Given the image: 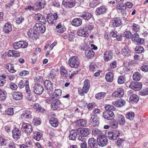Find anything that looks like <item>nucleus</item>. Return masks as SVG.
<instances>
[{
	"mask_svg": "<svg viewBox=\"0 0 148 148\" xmlns=\"http://www.w3.org/2000/svg\"><path fill=\"white\" fill-rule=\"evenodd\" d=\"M84 83L82 90H79L78 91L79 94L81 96H84V93L86 94L88 93L90 87L89 81L88 79H85Z\"/></svg>",
	"mask_w": 148,
	"mask_h": 148,
	"instance_id": "nucleus-1",
	"label": "nucleus"
},
{
	"mask_svg": "<svg viewBox=\"0 0 148 148\" xmlns=\"http://www.w3.org/2000/svg\"><path fill=\"white\" fill-rule=\"evenodd\" d=\"M68 63L71 68H77L79 66L78 60L76 56L71 57L69 60Z\"/></svg>",
	"mask_w": 148,
	"mask_h": 148,
	"instance_id": "nucleus-2",
	"label": "nucleus"
},
{
	"mask_svg": "<svg viewBox=\"0 0 148 148\" xmlns=\"http://www.w3.org/2000/svg\"><path fill=\"white\" fill-rule=\"evenodd\" d=\"M120 134V132L119 130H115L109 132L108 136L109 139L115 140L117 138Z\"/></svg>",
	"mask_w": 148,
	"mask_h": 148,
	"instance_id": "nucleus-3",
	"label": "nucleus"
},
{
	"mask_svg": "<svg viewBox=\"0 0 148 148\" xmlns=\"http://www.w3.org/2000/svg\"><path fill=\"white\" fill-rule=\"evenodd\" d=\"M97 141L99 145L103 147L107 144L108 139L104 136V134H103L97 138Z\"/></svg>",
	"mask_w": 148,
	"mask_h": 148,
	"instance_id": "nucleus-4",
	"label": "nucleus"
},
{
	"mask_svg": "<svg viewBox=\"0 0 148 148\" xmlns=\"http://www.w3.org/2000/svg\"><path fill=\"white\" fill-rule=\"evenodd\" d=\"M43 86L38 84H35L33 87V91L36 94L40 95L44 91Z\"/></svg>",
	"mask_w": 148,
	"mask_h": 148,
	"instance_id": "nucleus-5",
	"label": "nucleus"
},
{
	"mask_svg": "<svg viewBox=\"0 0 148 148\" xmlns=\"http://www.w3.org/2000/svg\"><path fill=\"white\" fill-rule=\"evenodd\" d=\"M28 46V43L26 42L23 41L15 42L13 44V47L14 49H17L20 48H25Z\"/></svg>",
	"mask_w": 148,
	"mask_h": 148,
	"instance_id": "nucleus-6",
	"label": "nucleus"
},
{
	"mask_svg": "<svg viewBox=\"0 0 148 148\" xmlns=\"http://www.w3.org/2000/svg\"><path fill=\"white\" fill-rule=\"evenodd\" d=\"M77 134L84 137L87 136L90 133V130L87 128H79L76 129Z\"/></svg>",
	"mask_w": 148,
	"mask_h": 148,
	"instance_id": "nucleus-7",
	"label": "nucleus"
},
{
	"mask_svg": "<svg viewBox=\"0 0 148 148\" xmlns=\"http://www.w3.org/2000/svg\"><path fill=\"white\" fill-rule=\"evenodd\" d=\"M34 28L39 33H43L46 30L45 26L40 23H36L34 27Z\"/></svg>",
	"mask_w": 148,
	"mask_h": 148,
	"instance_id": "nucleus-8",
	"label": "nucleus"
},
{
	"mask_svg": "<svg viewBox=\"0 0 148 148\" xmlns=\"http://www.w3.org/2000/svg\"><path fill=\"white\" fill-rule=\"evenodd\" d=\"M21 129L23 131L25 132L28 135H29L32 131V127L29 123H24L23 124Z\"/></svg>",
	"mask_w": 148,
	"mask_h": 148,
	"instance_id": "nucleus-9",
	"label": "nucleus"
},
{
	"mask_svg": "<svg viewBox=\"0 0 148 148\" xmlns=\"http://www.w3.org/2000/svg\"><path fill=\"white\" fill-rule=\"evenodd\" d=\"M13 138L15 140L19 139L21 136V130L18 128L15 127L12 131Z\"/></svg>",
	"mask_w": 148,
	"mask_h": 148,
	"instance_id": "nucleus-10",
	"label": "nucleus"
},
{
	"mask_svg": "<svg viewBox=\"0 0 148 148\" xmlns=\"http://www.w3.org/2000/svg\"><path fill=\"white\" fill-rule=\"evenodd\" d=\"M129 87L136 91L140 90L142 88V84L141 83L137 82H132L130 83Z\"/></svg>",
	"mask_w": 148,
	"mask_h": 148,
	"instance_id": "nucleus-11",
	"label": "nucleus"
},
{
	"mask_svg": "<svg viewBox=\"0 0 148 148\" xmlns=\"http://www.w3.org/2000/svg\"><path fill=\"white\" fill-rule=\"evenodd\" d=\"M131 38L132 40L136 42L138 44H141L144 42V39L140 38L138 34L136 33H135L133 35L132 34Z\"/></svg>",
	"mask_w": 148,
	"mask_h": 148,
	"instance_id": "nucleus-12",
	"label": "nucleus"
},
{
	"mask_svg": "<svg viewBox=\"0 0 148 148\" xmlns=\"http://www.w3.org/2000/svg\"><path fill=\"white\" fill-rule=\"evenodd\" d=\"M27 34L29 37L33 40H36L38 38V33L34 29H30Z\"/></svg>",
	"mask_w": 148,
	"mask_h": 148,
	"instance_id": "nucleus-13",
	"label": "nucleus"
},
{
	"mask_svg": "<svg viewBox=\"0 0 148 148\" xmlns=\"http://www.w3.org/2000/svg\"><path fill=\"white\" fill-rule=\"evenodd\" d=\"M103 116L104 119L108 120H112L114 117V112L111 111H106L103 112Z\"/></svg>",
	"mask_w": 148,
	"mask_h": 148,
	"instance_id": "nucleus-14",
	"label": "nucleus"
},
{
	"mask_svg": "<svg viewBox=\"0 0 148 148\" xmlns=\"http://www.w3.org/2000/svg\"><path fill=\"white\" fill-rule=\"evenodd\" d=\"M44 84L46 88L47 92H50L53 91V84L51 81L49 80H46L45 81Z\"/></svg>",
	"mask_w": 148,
	"mask_h": 148,
	"instance_id": "nucleus-15",
	"label": "nucleus"
},
{
	"mask_svg": "<svg viewBox=\"0 0 148 148\" xmlns=\"http://www.w3.org/2000/svg\"><path fill=\"white\" fill-rule=\"evenodd\" d=\"M62 4L66 7L72 8L75 4V0H63Z\"/></svg>",
	"mask_w": 148,
	"mask_h": 148,
	"instance_id": "nucleus-16",
	"label": "nucleus"
},
{
	"mask_svg": "<svg viewBox=\"0 0 148 148\" xmlns=\"http://www.w3.org/2000/svg\"><path fill=\"white\" fill-rule=\"evenodd\" d=\"M46 3L43 1H39L36 2L35 4V9L37 10H40L44 8Z\"/></svg>",
	"mask_w": 148,
	"mask_h": 148,
	"instance_id": "nucleus-17",
	"label": "nucleus"
},
{
	"mask_svg": "<svg viewBox=\"0 0 148 148\" xmlns=\"http://www.w3.org/2000/svg\"><path fill=\"white\" fill-rule=\"evenodd\" d=\"M113 54L111 51H106L104 54L103 60L105 62H108L112 58Z\"/></svg>",
	"mask_w": 148,
	"mask_h": 148,
	"instance_id": "nucleus-18",
	"label": "nucleus"
},
{
	"mask_svg": "<svg viewBox=\"0 0 148 148\" xmlns=\"http://www.w3.org/2000/svg\"><path fill=\"white\" fill-rule=\"evenodd\" d=\"M90 121L91 123L93 126H98L99 124V119L96 114H94L91 116Z\"/></svg>",
	"mask_w": 148,
	"mask_h": 148,
	"instance_id": "nucleus-19",
	"label": "nucleus"
},
{
	"mask_svg": "<svg viewBox=\"0 0 148 148\" xmlns=\"http://www.w3.org/2000/svg\"><path fill=\"white\" fill-rule=\"evenodd\" d=\"M112 23L114 27H118L122 24L121 19L119 17H116L113 18Z\"/></svg>",
	"mask_w": 148,
	"mask_h": 148,
	"instance_id": "nucleus-20",
	"label": "nucleus"
},
{
	"mask_svg": "<svg viewBox=\"0 0 148 148\" xmlns=\"http://www.w3.org/2000/svg\"><path fill=\"white\" fill-rule=\"evenodd\" d=\"M3 31L5 33L8 34L12 31V26L9 22L6 23L3 28Z\"/></svg>",
	"mask_w": 148,
	"mask_h": 148,
	"instance_id": "nucleus-21",
	"label": "nucleus"
},
{
	"mask_svg": "<svg viewBox=\"0 0 148 148\" xmlns=\"http://www.w3.org/2000/svg\"><path fill=\"white\" fill-rule=\"evenodd\" d=\"M61 104V103L60 100L56 99L51 103V108L53 110H56L60 107Z\"/></svg>",
	"mask_w": 148,
	"mask_h": 148,
	"instance_id": "nucleus-22",
	"label": "nucleus"
},
{
	"mask_svg": "<svg viewBox=\"0 0 148 148\" xmlns=\"http://www.w3.org/2000/svg\"><path fill=\"white\" fill-rule=\"evenodd\" d=\"M21 117L25 119H29L32 117V112L29 110H26L23 111L21 115Z\"/></svg>",
	"mask_w": 148,
	"mask_h": 148,
	"instance_id": "nucleus-23",
	"label": "nucleus"
},
{
	"mask_svg": "<svg viewBox=\"0 0 148 148\" xmlns=\"http://www.w3.org/2000/svg\"><path fill=\"white\" fill-rule=\"evenodd\" d=\"M89 33V32H87L84 27L82 29L78 30L77 32L78 36L84 37H88Z\"/></svg>",
	"mask_w": 148,
	"mask_h": 148,
	"instance_id": "nucleus-24",
	"label": "nucleus"
},
{
	"mask_svg": "<svg viewBox=\"0 0 148 148\" xmlns=\"http://www.w3.org/2000/svg\"><path fill=\"white\" fill-rule=\"evenodd\" d=\"M125 103V101L122 99H120L116 101L112 102V104L117 107H121L124 106Z\"/></svg>",
	"mask_w": 148,
	"mask_h": 148,
	"instance_id": "nucleus-25",
	"label": "nucleus"
},
{
	"mask_svg": "<svg viewBox=\"0 0 148 148\" xmlns=\"http://www.w3.org/2000/svg\"><path fill=\"white\" fill-rule=\"evenodd\" d=\"M116 8L118 9L123 14V16H125L126 15V7L124 5L121 4H118L116 6Z\"/></svg>",
	"mask_w": 148,
	"mask_h": 148,
	"instance_id": "nucleus-26",
	"label": "nucleus"
},
{
	"mask_svg": "<svg viewBox=\"0 0 148 148\" xmlns=\"http://www.w3.org/2000/svg\"><path fill=\"white\" fill-rule=\"evenodd\" d=\"M13 98L16 100H19L21 99L23 97L22 93L18 92H14L12 94Z\"/></svg>",
	"mask_w": 148,
	"mask_h": 148,
	"instance_id": "nucleus-27",
	"label": "nucleus"
},
{
	"mask_svg": "<svg viewBox=\"0 0 148 148\" xmlns=\"http://www.w3.org/2000/svg\"><path fill=\"white\" fill-rule=\"evenodd\" d=\"M81 19L79 18H76L73 19L71 22L72 25L75 27H78L82 24Z\"/></svg>",
	"mask_w": 148,
	"mask_h": 148,
	"instance_id": "nucleus-28",
	"label": "nucleus"
},
{
	"mask_svg": "<svg viewBox=\"0 0 148 148\" xmlns=\"http://www.w3.org/2000/svg\"><path fill=\"white\" fill-rule=\"evenodd\" d=\"M107 9L105 6H101L97 8L96 10V12L97 14L100 15L102 14L105 13Z\"/></svg>",
	"mask_w": 148,
	"mask_h": 148,
	"instance_id": "nucleus-29",
	"label": "nucleus"
},
{
	"mask_svg": "<svg viewBox=\"0 0 148 148\" xmlns=\"http://www.w3.org/2000/svg\"><path fill=\"white\" fill-rule=\"evenodd\" d=\"M77 132L76 130H72L70 132L69 138L70 140H74L77 137Z\"/></svg>",
	"mask_w": 148,
	"mask_h": 148,
	"instance_id": "nucleus-30",
	"label": "nucleus"
},
{
	"mask_svg": "<svg viewBox=\"0 0 148 148\" xmlns=\"http://www.w3.org/2000/svg\"><path fill=\"white\" fill-rule=\"evenodd\" d=\"M85 55L88 58H91L93 57L95 54L94 51L90 48H89L85 52Z\"/></svg>",
	"mask_w": 148,
	"mask_h": 148,
	"instance_id": "nucleus-31",
	"label": "nucleus"
},
{
	"mask_svg": "<svg viewBox=\"0 0 148 148\" xmlns=\"http://www.w3.org/2000/svg\"><path fill=\"white\" fill-rule=\"evenodd\" d=\"M119 93L120 96V97H123L124 94L123 89L121 88H118L112 94V97H116L117 95V94Z\"/></svg>",
	"mask_w": 148,
	"mask_h": 148,
	"instance_id": "nucleus-32",
	"label": "nucleus"
},
{
	"mask_svg": "<svg viewBox=\"0 0 148 148\" xmlns=\"http://www.w3.org/2000/svg\"><path fill=\"white\" fill-rule=\"evenodd\" d=\"M131 51L127 46H125L122 50V54L123 56L128 57L130 55Z\"/></svg>",
	"mask_w": 148,
	"mask_h": 148,
	"instance_id": "nucleus-33",
	"label": "nucleus"
},
{
	"mask_svg": "<svg viewBox=\"0 0 148 148\" xmlns=\"http://www.w3.org/2000/svg\"><path fill=\"white\" fill-rule=\"evenodd\" d=\"M34 18L36 21L42 23L45 21V18L43 15L39 13L35 14Z\"/></svg>",
	"mask_w": 148,
	"mask_h": 148,
	"instance_id": "nucleus-34",
	"label": "nucleus"
},
{
	"mask_svg": "<svg viewBox=\"0 0 148 148\" xmlns=\"http://www.w3.org/2000/svg\"><path fill=\"white\" fill-rule=\"evenodd\" d=\"M92 132L93 135L95 136H97V138L104 134L102 133L101 131L97 128L93 129Z\"/></svg>",
	"mask_w": 148,
	"mask_h": 148,
	"instance_id": "nucleus-35",
	"label": "nucleus"
},
{
	"mask_svg": "<svg viewBox=\"0 0 148 148\" xmlns=\"http://www.w3.org/2000/svg\"><path fill=\"white\" fill-rule=\"evenodd\" d=\"M88 145L90 147V148H95L97 146V141L94 138H90L88 141ZM88 148H89L88 147Z\"/></svg>",
	"mask_w": 148,
	"mask_h": 148,
	"instance_id": "nucleus-36",
	"label": "nucleus"
},
{
	"mask_svg": "<svg viewBox=\"0 0 148 148\" xmlns=\"http://www.w3.org/2000/svg\"><path fill=\"white\" fill-rule=\"evenodd\" d=\"M76 125L79 127H86L87 124L86 121L84 119H79L75 122Z\"/></svg>",
	"mask_w": 148,
	"mask_h": 148,
	"instance_id": "nucleus-37",
	"label": "nucleus"
},
{
	"mask_svg": "<svg viewBox=\"0 0 148 148\" xmlns=\"http://www.w3.org/2000/svg\"><path fill=\"white\" fill-rule=\"evenodd\" d=\"M49 122L51 126L54 127H56L58 125V122L57 119L53 117H52L50 119Z\"/></svg>",
	"mask_w": 148,
	"mask_h": 148,
	"instance_id": "nucleus-38",
	"label": "nucleus"
},
{
	"mask_svg": "<svg viewBox=\"0 0 148 148\" xmlns=\"http://www.w3.org/2000/svg\"><path fill=\"white\" fill-rule=\"evenodd\" d=\"M42 135V133L36 131L33 132L32 136L33 138L38 141L40 140Z\"/></svg>",
	"mask_w": 148,
	"mask_h": 148,
	"instance_id": "nucleus-39",
	"label": "nucleus"
},
{
	"mask_svg": "<svg viewBox=\"0 0 148 148\" xmlns=\"http://www.w3.org/2000/svg\"><path fill=\"white\" fill-rule=\"evenodd\" d=\"M139 97L136 94H132L130 95V100L131 102L133 103H136L138 101Z\"/></svg>",
	"mask_w": 148,
	"mask_h": 148,
	"instance_id": "nucleus-40",
	"label": "nucleus"
},
{
	"mask_svg": "<svg viewBox=\"0 0 148 148\" xmlns=\"http://www.w3.org/2000/svg\"><path fill=\"white\" fill-rule=\"evenodd\" d=\"M118 121L121 125H123L125 123V120L124 116L121 114H118L117 116Z\"/></svg>",
	"mask_w": 148,
	"mask_h": 148,
	"instance_id": "nucleus-41",
	"label": "nucleus"
},
{
	"mask_svg": "<svg viewBox=\"0 0 148 148\" xmlns=\"http://www.w3.org/2000/svg\"><path fill=\"white\" fill-rule=\"evenodd\" d=\"M106 81L109 82H112L114 79V75L112 72H108L107 73L105 77Z\"/></svg>",
	"mask_w": 148,
	"mask_h": 148,
	"instance_id": "nucleus-42",
	"label": "nucleus"
},
{
	"mask_svg": "<svg viewBox=\"0 0 148 148\" xmlns=\"http://www.w3.org/2000/svg\"><path fill=\"white\" fill-rule=\"evenodd\" d=\"M8 56L15 58L18 57L20 55L19 53L14 50H10L8 51Z\"/></svg>",
	"mask_w": 148,
	"mask_h": 148,
	"instance_id": "nucleus-43",
	"label": "nucleus"
},
{
	"mask_svg": "<svg viewBox=\"0 0 148 148\" xmlns=\"http://www.w3.org/2000/svg\"><path fill=\"white\" fill-rule=\"evenodd\" d=\"M79 16L83 18L85 20H88L92 17V15L90 13L88 12H86L80 15Z\"/></svg>",
	"mask_w": 148,
	"mask_h": 148,
	"instance_id": "nucleus-44",
	"label": "nucleus"
},
{
	"mask_svg": "<svg viewBox=\"0 0 148 148\" xmlns=\"http://www.w3.org/2000/svg\"><path fill=\"white\" fill-rule=\"evenodd\" d=\"M74 37V33L72 32H70L68 35L63 36V37L64 39H68L70 41L73 40Z\"/></svg>",
	"mask_w": 148,
	"mask_h": 148,
	"instance_id": "nucleus-45",
	"label": "nucleus"
},
{
	"mask_svg": "<svg viewBox=\"0 0 148 148\" xmlns=\"http://www.w3.org/2000/svg\"><path fill=\"white\" fill-rule=\"evenodd\" d=\"M133 78L135 81H138L141 78V75L138 72H135L133 75Z\"/></svg>",
	"mask_w": 148,
	"mask_h": 148,
	"instance_id": "nucleus-46",
	"label": "nucleus"
},
{
	"mask_svg": "<svg viewBox=\"0 0 148 148\" xmlns=\"http://www.w3.org/2000/svg\"><path fill=\"white\" fill-rule=\"evenodd\" d=\"M6 69H8V71L12 73H14L16 72V70L14 69L13 65L10 63L6 64Z\"/></svg>",
	"mask_w": 148,
	"mask_h": 148,
	"instance_id": "nucleus-47",
	"label": "nucleus"
},
{
	"mask_svg": "<svg viewBox=\"0 0 148 148\" xmlns=\"http://www.w3.org/2000/svg\"><path fill=\"white\" fill-rule=\"evenodd\" d=\"M106 93L105 92H101L96 94L95 96L96 99H100L103 98L106 96Z\"/></svg>",
	"mask_w": 148,
	"mask_h": 148,
	"instance_id": "nucleus-48",
	"label": "nucleus"
},
{
	"mask_svg": "<svg viewBox=\"0 0 148 148\" xmlns=\"http://www.w3.org/2000/svg\"><path fill=\"white\" fill-rule=\"evenodd\" d=\"M34 109L36 110L37 111L40 112H44L45 111V110L41 107L38 103H35L34 106Z\"/></svg>",
	"mask_w": 148,
	"mask_h": 148,
	"instance_id": "nucleus-49",
	"label": "nucleus"
},
{
	"mask_svg": "<svg viewBox=\"0 0 148 148\" xmlns=\"http://www.w3.org/2000/svg\"><path fill=\"white\" fill-rule=\"evenodd\" d=\"M126 77L125 75L120 76L118 79V83L119 84H121L125 83Z\"/></svg>",
	"mask_w": 148,
	"mask_h": 148,
	"instance_id": "nucleus-50",
	"label": "nucleus"
},
{
	"mask_svg": "<svg viewBox=\"0 0 148 148\" xmlns=\"http://www.w3.org/2000/svg\"><path fill=\"white\" fill-rule=\"evenodd\" d=\"M7 92L3 90H1V101L4 100L7 97Z\"/></svg>",
	"mask_w": 148,
	"mask_h": 148,
	"instance_id": "nucleus-51",
	"label": "nucleus"
},
{
	"mask_svg": "<svg viewBox=\"0 0 148 148\" xmlns=\"http://www.w3.org/2000/svg\"><path fill=\"white\" fill-rule=\"evenodd\" d=\"M60 69V73L61 74L63 75L64 78H67V77L66 76V74H67V71L62 66L61 67Z\"/></svg>",
	"mask_w": 148,
	"mask_h": 148,
	"instance_id": "nucleus-52",
	"label": "nucleus"
},
{
	"mask_svg": "<svg viewBox=\"0 0 148 148\" xmlns=\"http://www.w3.org/2000/svg\"><path fill=\"white\" fill-rule=\"evenodd\" d=\"M135 51L137 53H141L144 51V49L142 46L138 45L135 48Z\"/></svg>",
	"mask_w": 148,
	"mask_h": 148,
	"instance_id": "nucleus-53",
	"label": "nucleus"
},
{
	"mask_svg": "<svg viewBox=\"0 0 148 148\" xmlns=\"http://www.w3.org/2000/svg\"><path fill=\"white\" fill-rule=\"evenodd\" d=\"M117 62L116 61H113L111 62L110 65V67L108 68L109 71L115 68L116 66Z\"/></svg>",
	"mask_w": 148,
	"mask_h": 148,
	"instance_id": "nucleus-54",
	"label": "nucleus"
},
{
	"mask_svg": "<svg viewBox=\"0 0 148 148\" xmlns=\"http://www.w3.org/2000/svg\"><path fill=\"white\" fill-rule=\"evenodd\" d=\"M9 87L12 90H16L17 89L18 86L14 83L11 82L9 83Z\"/></svg>",
	"mask_w": 148,
	"mask_h": 148,
	"instance_id": "nucleus-55",
	"label": "nucleus"
},
{
	"mask_svg": "<svg viewBox=\"0 0 148 148\" xmlns=\"http://www.w3.org/2000/svg\"><path fill=\"white\" fill-rule=\"evenodd\" d=\"M57 18L58 15L56 13H54L53 16H52L51 17L49 18H48V21L50 23L52 24H53L54 23V21L53 20L51 21L50 19H51L53 18H54L55 19V20L57 19Z\"/></svg>",
	"mask_w": 148,
	"mask_h": 148,
	"instance_id": "nucleus-56",
	"label": "nucleus"
},
{
	"mask_svg": "<svg viewBox=\"0 0 148 148\" xmlns=\"http://www.w3.org/2000/svg\"><path fill=\"white\" fill-rule=\"evenodd\" d=\"M134 116V112H128L126 115V118L130 120H132L133 119Z\"/></svg>",
	"mask_w": 148,
	"mask_h": 148,
	"instance_id": "nucleus-57",
	"label": "nucleus"
},
{
	"mask_svg": "<svg viewBox=\"0 0 148 148\" xmlns=\"http://www.w3.org/2000/svg\"><path fill=\"white\" fill-rule=\"evenodd\" d=\"M7 143V139L4 137H1V145H5Z\"/></svg>",
	"mask_w": 148,
	"mask_h": 148,
	"instance_id": "nucleus-58",
	"label": "nucleus"
},
{
	"mask_svg": "<svg viewBox=\"0 0 148 148\" xmlns=\"http://www.w3.org/2000/svg\"><path fill=\"white\" fill-rule=\"evenodd\" d=\"M132 27L133 30L136 32L138 31L140 29L139 26L135 23H134Z\"/></svg>",
	"mask_w": 148,
	"mask_h": 148,
	"instance_id": "nucleus-59",
	"label": "nucleus"
},
{
	"mask_svg": "<svg viewBox=\"0 0 148 148\" xmlns=\"http://www.w3.org/2000/svg\"><path fill=\"white\" fill-rule=\"evenodd\" d=\"M32 122L34 125L37 126L40 125L41 122L40 119L35 118L33 119Z\"/></svg>",
	"mask_w": 148,
	"mask_h": 148,
	"instance_id": "nucleus-60",
	"label": "nucleus"
},
{
	"mask_svg": "<svg viewBox=\"0 0 148 148\" xmlns=\"http://www.w3.org/2000/svg\"><path fill=\"white\" fill-rule=\"evenodd\" d=\"M84 27L87 30V32H89V33L90 31L93 29L94 26L92 25H88Z\"/></svg>",
	"mask_w": 148,
	"mask_h": 148,
	"instance_id": "nucleus-61",
	"label": "nucleus"
},
{
	"mask_svg": "<svg viewBox=\"0 0 148 148\" xmlns=\"http://www.w3.org/2000/svg\"><path fill=\"white\" fill-rule=\"evenodd\" d=\"M62 94V90L60 89H58L56 90L54 92L53 95L56 97H57L59 96H60Z\"/></svg>",
	"mask_w": 148,
	"mask_h": 148,
	"instance_id": "nucleus-62",
	"label": "nucleus"
},
{
	"mask_svg": "<svg viewBox=\"0 0 148 148\" xmlns=\"http://www.w3.org/2000/svg\"><path fill=\"white\" fill-rule=\"evenodd\" d=\"M5 113L7 114L12 115L14 114L13 109L12 108H9L5 110Z\"/></svg>",
	"mask_w": 148,
	"mask_h": 148,
	"instance_id": "nucleus-63",
	"label": "nucleus"
},
{
	"mask_svg": "<svg viewBox=\"0 0 148 148\" xmlns=\"http://www.w3.org/2000/svg\"><path fill=\"white\" fill-rule=\"evenodd\" d=\"M105 108L107 111L113 110L115 109L114 106L110 105H106L105 106Z\"/></svg>",
	"mask_w": 148,
	"mask_h": 148,
	"instance_id": "nucleus-64",
	"label": "nucleus"
}]
</instances>
